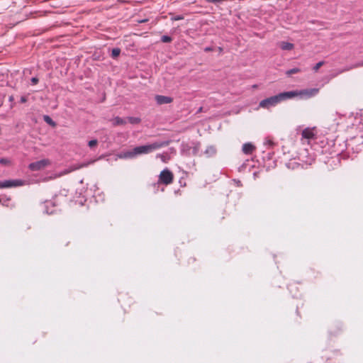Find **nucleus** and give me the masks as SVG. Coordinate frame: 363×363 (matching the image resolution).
<instances>
[{"mask_svg":"<svg viewBox=\"0 0 363 363\" xmlns=\"http://www.w3.org/2000/svg\"><path fill=\"white\" fill-rule=\"evenodd\" d=\"M170 140L156 141L151 144H147L145 145L137 146L132 150L123 152L120 156L121 158H133L137 155H145L152 152L153 151L158 150L161 147L169 145Z\"/></svg>","mask_w":363,"mask_h":363,"instance_id":"f257e3e1","label":"nucleus"},{"mask_svg":"<svg viewBox=\"0 0 363 363\" xmlns=\"http://www.w3.org/2000/svg\"><path fill=\"white\" fill-rule=\"evenodd\" d=\"M299 94L300 93L297 91L281 92L275 96H272L260 101L259 106L262 108L269 109L284 101L291 99Z\"/></svg>","mask_w":363,"mask_h":363,"instance_id":"f03ea898","label":"nucleus"},{"mask_svg":"<svg viewBox=\"0 0 363 363\" xmlns=\"http://www.w3.org/2000/svg\"><path fill=\"white\" fill-rule=\"evenodd\" d=\"M173 179L174 175L172 172L167 168L163 169L159 175V182L165 185L172 184Z\"/></svg>","mask_w":363,"mask_h":363,"instance_id":"7ed1b4c3","label":"nucleus"},{"mask_svg":"<svg viewBox=\"0 0 363 363\" xmlns=\"http://www.w3.org/2000/svg\"><path fill=\"white\" fill-rule=\"evenodd\" d=\"M50 164V162L48 159H43L29 164L28 168L31 171H39L44 169L45 167Z\"/></svg>","mask_w":363,"mask_h":363,"instance_id":"20e7f679","label":"nucleus"},{"mask_svg":"<svg viewBox=\"0 0 363 363\" xmlns=\"http://www.w3.org/2000/svg\"><path fill=\"white\" fill-rule=\"evenodd\" d=\"M24 184V181L21 179L6 180L0 182V188H9L13 186H19Z\"/></svg>","mask_w":363,"mask_h":363,"instance_id":"39448f33","label":"nucleus"},{"mask_svg":"<svg viewBox=\"0 0 363 363\" xmlns=\"http://www.w3.org/2000/svg\"><path fill=\"white\" fill-rule=\"evenodd\" d=\"M155 101L157 104H167L172 102L173 99L169 96H162V95H157L155 96Z\"/></svg>","mask_w":363,"mask_h":363,"instance_id":"423d86ee","label":"nucleus"},{"mask_svg":"<svg viewBox=\"0 0 363 363\" xmlns=\"http://www.w3.org/2000/svg\"><path fill=\"white\" fill-rule=\"evenodd\" d=\"M242 150L245 155H251L255 150V147L252 143H247L242 145Z\"/></svg>","mask_w":363,"mask_h":363,"instance_id":"0eeeda50","label":"nucleus"},{"mask_svg":"<svg viewBox=\"0 0 363 363\" xmlns=\"http://www.w3.org/2000/svg\"><path fill=\"white\" fill-rule=\"evenodd\" d=\"M201 148V143L199 142L192 143V147H191V155L196 156L199 155Z\"/></svg>","mask_w":363,"mask_h":363,"instance_id":"6e6552de","label":"nucleus"},{"mask_svg":"<svg viewBox=\"0 0 363 363\" xmlns=\"http://www.w3.org/2000/svg\"><path fill=\"white\" fill-rule=\"evenodd\" d=\"M216 148L213 145H209L206 147L204 154L207 157H213L216 154Z\"/></svg>","mask_w":363,"mask_h":363,"instance_id":"1a4fd4ad","label":"nucleus"},{"mask_svg":"<svg viewBox=\"0 0 363 363\" xmlns=\"http://www.w3.org/2000/svg\"><path fill=\"white\" fill-rule=\"evenodd\" d=\"M302 137L306 139H311L314 137V133L312 129H310L308 128H305L302 131Z\"/></svg>","mask_w":363,"mask_h":363,"instance_id":"9d476101","label":"nucleus"},{"mask_svg":"<svg viewBox=\"0 0 363 363\" xmlns=\"http://www.w3.org/2000/svg\"><path fill=\"white\" fill-rule=\"evenodd\" d=\"M280 47L284 50H291L294 48V44L288 42H281Z\"/></svg>","mask_w":363,"mask_h":363,"instance_id":"9b49d317","label":"nucleus"},{"mask_svg":"<svg viewBox=\"0 0 363 363\" xmlns=\"http://www.w3.org/2000/svg\"><path fill=\"white\" fill-rule=\"evenodd\" d=\"M156 157L160 158L164 163L170 160V156L167 153L157 154Z\"/></svg>","mask_w":363,"mask_h":363,"instance_id":"f8f14e48","label":"nucleus"},{"mask_svg":"<svg viewBox=\"0 0 363 363\" xmlns=\"http://www.w3.org/2000/svg\"><path fill=\"white\" fill-rule=\"evenodd\" d=\"M361 66H363V62H361V63H357V64H355L354 65H352V66H350V67H347L342 69H341L340 71L338 72L339 74L340 73H342L344 72H347V71H349L352 69H354V68H356V67H361Z\"/></svg>","mask_w":363,"mask_h":363,"instance_id":"ddd939ff","label":"nucleus"},{"mask_svg":"<svg viewBox=\"0 0 363 363\" xmlns=\"http://www.w3.org/2000/svg\"><path fill=\"white\" fill-rule=\"evenodd\" d=\"M85 166H86V164H74V165L71 166V167H69V170H67V171H66V172H67V173H69V172H72V171L77 170V169H80V168H82V167H85Z\"/></svg>","mask_w":363,"mask_h":363,"instance_id":"4468645a","label":"nucleus"},{"mask_svg":"<svg viewBox=\"0 0 363 363\" xmlns=\"http://www.w3.org/2000/svg\"><path fill=\"white\" fill-rule=\"evenodd\" d=\"M182 152L186 155H191V146L189 145H183Z\"/></svg>","mask_w":363,"mask_h":363,"instance_id":"2eb2a0df","label":"nucleus"},{"mask_svg":"<svg viewBox=\"0 0 363 363\" xmlns=\"http://www.w3.org/2000/svg\"><path fill=\"white\" fill-rule=\"evenodd\" d=\"M125 121L123 118H120L118 116L115 117L113 118V124L115 125H123V124H125Z\"/></svg>","mask_w":363,"mask_h":363,"instance_id":"dca6fc26","label":"nucleus"},{"mask_svg":"<svg viewBox=\"0 0 363 363\" xmlns=\"http://www.w3.org/2000/svg\"><path fill=\"white\" fill-rule=\"evenodd\" d=\"M301 72V69L299 68H293L291 69H289L286 72V74L288 76H291L293 74H296Z\"/></svg>","mask_w":363,"mask_h":363,"instance_id":"f3484780","label":"nucleus"},{"mask_svg":"<svg viewBox=\"0 0 363 363\" xmlns=\"http://www.w3.org/2000/svg\"><path fill=\"white\" fill-rule=\"evenodd\" d=\"M121 50L119 48H113L111 51V57L116 58L119 56Z\"/></svg>","mask_w":363,"mask_h":363,"instance_id":"a211bd4d","label":"nucleus"},{"mask_svg":"<svg viewBox=\"0 0 363 363\" xmlns=\"http://www.w3.org/2000/svg\"><path fill=\"white\" fill-rule=\"evenodd\" d=\"M43 118H44V121L47 123H48L52 126L55 125V123L52 121V119L49 116H44Z\"/></svg>","mask_w":363,"mask_h":363,"instance_id":"6ab92c4d","label":"nucleus"},{"mask_svg":"<svg viewBox=\"0 0 363 363\" xmlns=\"http://www.w3.org/2000/svg\"><path fill=\"white\" fill-rule=\"evenodd\" d=\"M128 121L133 124H137L140 122V118L136 117H129Z\"/></svg>","mask_w":363,"mask_h":363,"instance_id":"aec40b11","label":"nucleus"},{"mask_svg":"<svg viewBox=\"0 0 363 363\" xmlns=\"http://www.w3.org/2000/svg\"><path fill=\"white\" fill-rule=\"evenodd\" d=\"M172 39L171 37L168 35H162L161 38V41L162 43H170L172 42Z\"/></svg>","mask_w":363,"mask_h":363,"instance_id":"412c9836","label":"nucleus"},{"mask_svg":"<svg viewBox=\"0 0 363 363\" xmlns=\"http://www.w3.org/2000/svg\"><path fill=\"white\" fill-rule=\"evenodd\" d=\"M182 19H184V16H182V15L172 16L171 17V20L172 21H179V20H182Z\"/></svg>","mask_w":363,"mask_h":363,"instance_id":"4be33fe9","label":"nucleus"},{"mask_svg":"<svg viewBox=\"0 0 363 363\" xmlns=\"http://www.w3.org/2000/svg\"><path fill=\"white\" fill-rule=\"evenodd\" d=\"M97 144H98V141H97V140H96V139H94V140H91L89 141V143H88V145H89L91 148H92V147H94L96 146V145H97Z\"/></svg>","mask_w":363,"mask_h":363,"instance_id":"5701e85b","label":"nucleus"},{"mask_svg":"<svg viewBox=\"0 0 363 363\" xmlns=\"http://www.w3.org/2000/svg\"><path fill=\"white\" fill-rule=\"evenodd\" d=\"M324 64V62L323 61H320L319 62H318L314 67H313V70L315 72H317L320 67Z\"/></svg>","mask_w":363,"mask_h":363,"instance_id":"b1692460","label":"nucleus"},{"mask_svg":"<svg viewBox=\"0 0 363 363\" xmlns=\"http://www.w3.org/2000/svg\"><path fill=\"white\" fill-rule=\"evenodd\" d=\"M38 78L37 77H32L30 79V82L33 85L37 84L38 83Z\"/></svg>","mask_w":363,"mask_h":363,"instance_id":"393cba45","label":"nucleus"},{"mask_svg":"<svg viewBox=\"0 0 363 363\" xmlns=\"http://www.w3.org/2000/svg\"><path fill=\"white\" fill-rule=\"evenodd\" d=\"M0 163L2 164H6L9 163V161L7 159H5V158H1L0 159Z\"/></svg>","mask_w":363,"mask_h":363,"instance_id":"a878e982","label":"nucleus"},{"mask_svg":"<svg viewBox=\"0 0 363 363\" xmlns=\"http://www.w3.org/2000/svg\"><path fill=\"white\" fill-rule=\"evenodd\" d=\"M223 1V0H206V1L208 3H214V4L221 2Z\"/></svg>","mask_w":363,"mask_h":363,"instance_id":"bb28decb","label":"nucleus"},{"mask_svg":"<svg viewBox=\"0 0 363 363\" xmlns=\"http://www.w3.org/2000/svg\"><path fill=\"white\" fill-rule=\"evenodd\" d=\"M27 101V97L25 96H23L21 97V99H20V102L23 104V103H26Z\"/></svg>","mask_w":363,"mask_h":363,"instance_id":"cd10ccee","label":"nucleus"},{"mask_svg":"<svg viewBox=\"0 0 363 363\" xmlns=\"http://www.w3.org/2000/svg\"><path fill=\"white\" fill-rule=\"evenodd\" d=\"M213 50V48L211 47H206L204 48V51L205 52H210V51H212Z\"/></svg>","mask_w":363,"mask_h":363,"instance_id":"c85d7f7f","label":"nucleus"},{"mask_svg":"<svg viewBox=\"0 0 363 363\" xmlns=\"http://www.w3.org/2000/svg\"><path fill=\"white\" fill-rule=\"evenodd\" d=\"M13 101V96H11L9 97V101Z\"/></svg>","mask_w":363,"mask_h":363,"instance_id":"c756f323","label":"nucleus"},{"mask_svg":"<svg viewBox=\"0 0 363 363\" xmlns=\"http://www.w3.org/2000/svg\"><path fill=\"white\" fill-rule=\"evenodd\" d=\"M267 143H268V144H270V145L273 144V143L271 140H268Z\"/></svg>","mask_w":363,"mask_h":363,"instance_id":"7c9ffc66","label":"nucleus"}]
</instances>
